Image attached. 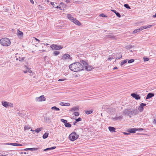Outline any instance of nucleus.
<instances>
[{"mask_svg": "<svg viewBox=\"0 0 156 156\" xmlns=\"http://www.w3.org/2000/svg\"><path fill=\"white\" fill-rule=\"evenodd\" d=\"M56 148V147L54 146V147H49V148H47L44 150V151H47L48 150H53L54 149Z\"/></svg>", "mask_w": 156, "mask_h": 156, "instance_id": "26", "label": "nucleus"}, {"mask_svg": "<svg viewBox=\"0 0 156 156\" xmlns=\"http://www.w3.org/2000/svg\"><path fill=\"white\" fill-rule=\"evenodd\" d=\"M152 17H154V18H155V17H156V13L154 15H153V16H152Z\"/></svg>", "mask_w": 156, "mask_h": 156, "instance_id": "58", "label": "nucleus"}, {"mask_svg": "<svg viewBox=\"0 0 156 156\" xmlns=\"http://www.w3.org/2000/svg\"><path fill=\"white\" fill-rule=\"evenodd\" d=\"M69 68L74 72H78L83 70L82 65L78 62H74L69 65Z\"/></svg>", "mask_w": 156, "mask_h": 156, "instance_id": "2", "label": "nucleus"}, {"mask_svg": "<svg viewBox=\"0 0 156 156\" xmlns=\"http://www.w3.org/2000/svg\"><path fill=\"white\" fill-rule=\"evenodd\" d=\"M17 36L20 38L22 37L23 36V33L22 31L18 30L17 33Z\"/></svg>", "mask_w": 156, "mask_h": 156, "instance_id": "14", "label": "nucleus"}, {"mask_svg": "<svg viewBox=\"0 0 156 156\" xmlns=\"http://www.w3.org/2000/svg\"><path fill=\"white\" fill-rule=\"evenodd\" d=\"M122 118V115L120 116L119 117H117L115 118H112V119L114 120H121Z\"/></svg>", "mask_w": 156, "mask_h": 156, "instance_id": "25", "label": "nucleus"}, {"mask_svg": "<svg viewBox=\"0 0 156 156\" xmlns=\"http://www.w3.org/2000/svg\"><path fill=\"white\" fill-rule=\"evenodd\" d=\"M2 105L5 107V108H7L9 106L10 107H12L13 106V104L11 103H9L5 101H3L2 102Z\"/></svg>", "mask_w": 156, "mask_h": 156, "instance_id": "6", "label": "nucleus"}, {"mask_svg": "<svg viewBox=\"0 0 156 156\" xmlns=\"http://www.w3.org/2000/svg\"><path fill=\"white\" fill-rule=\"evenodd\" d=\"M92 112H93V111L90 110L86 111L85 112V113L87 115H89L90 114L92 113Z\"/></svg>", "mask_w": 156, "mask_h": 156, "instance_id": "35", "label": "nucleus"}, {"mask_svg": "<svg viewBox=\"0 0 156 156\" xmlns=\"http://www.w3.org/2000/svg\"><path fill=\"white\" fill-rule=\"evenodd\" d=\"M60 53V52L58 51H55L53 53V54L55 56H56L58 55Z\"/></svg>", "mask_w": 156, "mask_h": 156, "instance_id": "33", "label": "nucleus"}, {"mask_svg": "<svg viewBox=\"0 0 156 156\" xmlns=\"http://www.w3.org/2000/svg\"><path fill=\"white\" fill-rule=\"evenodd\" d=\"M85 69L87 71H90L92 68V66H90L89 65H87L85 67Z\"/></svg>", "mask_w": 156, "mask_h": 156, "instance_id": "17", "label": "nucleus"}, {"mask_svg": "<svg viewBox=\"0 0 156 156\" xmlns=\"http://www.w3.org/2000/svg\"><path fill=\"white\" fill-rule=\"evenodd\" d=\"M51 5H54V2H51Z\"/></svg>", "mask_w": 156, "mask_h": 156, "instance_id": "63", "label": "nucleus"}, {"mask_svg": "<svg viewBox=\"0 0 156 156\" xmlns=\"http://www.w3.org/2000/svg\"><path fill=\"white\" fill-rule=\"evenodd\" d=\"M34 38L35 39V40L37 41H38V42H39L40 41V40L38 39L35 38V37H34Z\"/></svg>", "mask_w": 156, "mask_h": 156, "instance_id": "53", "label": "nucleus"}, {"mask_svg": "<svg viewBox=\"0 0 156 156\" xmlns=\"http://www.w3.org/2000/svg\"><path fill=\"white\" fill-rule=\"evenodd\" d=\"M65 126L66 127H70L71 126L70 124L66 122V123L64 124Z\"/></svg>", "mask_w": 156, "mask_h": 156, "instance_id": "32", "label": "nucleus"}, {"mask_svg": "<svg viewBox=\"0 0 156 156\" xmlns=\"http://www.w3.org/2000/svg\"><path fill=\"white\" fill-rule=\"evenodd\" d=\"M60 4H62L63 6H66V5H65V4H64V3H62V2Z\"/></svg>", "mask_w": 156, "mask_h": 156, "instance_id": "59", "label": "nucleus"}, {"mask_svg": "<svg viewBox=\"0 0 156 156\" xmlns=\"http://www.w3.org/2000/svg\"><path fill=\"white\" fill-rule=\"evenodd\" d=\"M108 37H110V38L111 39H115V37L114 36H112V35H108L107 36Z\"/></svg>", "mask_w": 156, "mask_h": 156, "instance_id": "44", "label": "nucleus"}, {"mask_svg": "<svg viewBox=\"0 0 156 156\" xmlns=\"http://www.w3.org/2000/svg\"><path fill=\"white\" fill-rule=\"evenodd\" d=\"M81 64H82L83 65V69L85 68V67L88 64L85 61L82 60L81 62Z\"/></svg>", "mask_w": 156, "mask_h": 156, "instance_id": "27", "label": "nucleus"}, {"mask_svg": "<svg viewBox=\"0 0 156 156\" xmlns=\"http://www.w3.org/2000/svg\"><path fill=\"white\" fill-rule=\"evenodd\" d=\"M100 16L104 17H107L105 15V14L103 13H101V14H100Z\"/></svg>", "mask_w": 156, "mask_h": 156, "instance_id": "42", "label": "nucleus"}, {"mask_svg": "<svg viewBox=\"0 0 156 156\" xmlns=\"http://www.w3.org/2000/svg\"><path fill=\"white\" fill-rule=\"evenodd\" d=\"M127 61V60L126 59L124 60H123L122 62H121V66L123 65L124 64L126 63Z\"/></svg>", "mask_w": 156, "mask_h": 156, "instance_id": "37", "label": "nucleus"}, {"mask_svg": "<svg viewBox=\"0 0 156 156\" xmlns=\"http://www.w3.org/2000/svg\"><path fill=\"white\" fill-rule=\"evenodd\" d=\"M61 121L62 122L64 123V124L66 123L67 122V120L63 119H61Z\"/></svg>", "mask_w": 156, "mask_h": 156, "instance_id": "39", "label": "nucleus"}, {"mask_svg": "<svg viewBox=\"0 0 156 156\" xmlns=\"http://www.w3.org/2000/svg\"><path fill=\"white\" fill-rule=\"evenodd\" d=\"M139 112L137 109L127 108L124 110L122 114L125 116H128L131 118L133 116L137 115Z\"/></svg>", "mask_w": 156, "mask_h": 156, "instance_id": "1", "label": "nucleus"}, {"mask_svg": "<svg viewBox=\"0 0 156 156\" xmlns=\"http://www.w3.org/2000/svg\"><path fill=\"white\" fill-rule=\"evenodd\" d=\"M48 133H45L43 136V138L44 139H46L48 137Z\"/></svg>", "mask_w": 156, "mask_h": 156, "instance_id": "29", "label": "nucleus"}, {"mask_svg": "<svg viewBox=\"0 0 156 156\" xmlns=\"http://www.w3.org/2000/svg\"><path fill=\"white\" fill-rule=\"evenodd\" d=\"M25 67H26V68L28 69V70L24 71L23 72L25 73H27V72H28L29 73H32V74L31 75V76H32L33 74V73H32V71L31 70H30L29 69H28V67H27V66H26Z\"/></svg>", "mask_w": 156, "mask_h": 156, "instance_id": "19", "label": "nucleus"}, {"mask_svg": "<svg viewBox=\"0 0 156 156\" xmlns=\"http://www.w3.org/2000/svg\"><path fill=\"white\" fill-rule=\"evenodd\" d=\"M122 55H121V56H120V57H117L116 58V59H119L120 58H122Z\"/></svg>", "mask_w": 156, "mask_h": 156, "instance_id": "52", "label": "nucleus"}, {"mask_svg": "<svg viewBox=\"0 0 156 156\" xmlns=\"http://www.w3.org/2000/svg\"><path fill=\"white\" fill-rule=\"evenodd\" d=\"M143 30L142 27H140L139 29H136L134 30L133 31V34H135L137 32H139L140 30Z\"/></svg>", "mask_w": 156, "mask_h": 156, "instance_id": "22", "label": "nucleus"}, {"mask_svg": "<svg viewBox=\"0 0 156 156\" xmlns=\"http://www.w3.org/2000/svg\"><path fill=\"white\" fill-rule=\"evenodd\" d=\"M72 57L70 56V55L68 54H65L62 56V59L63 60H66L67 59H69L72 60Z\"/></svg>", "mask_w": 156, "mask_h": 156, "instance_id": "9", "label": "nucleus"}, {"mask_svg": "<svg viewBox=\"0 0 156 156\" xmlns=\"http://www.w3.org/2000/svg\"><path fill=\"white\" fill-rule=\"evenodd\" d=\"M152 26L151 25H146L143 27H141L143 30L144 29H146L150 28Z\"/></svg>", "mask_w": 156, "mask_h": 156, "instance_id": "28", "label": "nucleus"}, {"mask_svg": "<svg viewBox=\"0 0 156 156\" xmlns=\"http://www.w3.org/2000/svg\"><path fill=\"white\" fill-rule=\"evenodd\" d=\"M134 61V59H131L130 60H129L128 61V63H131L133 62Z\"/></svg>", "mask_w": 156, "mask_h": 156, "instance_id": "40", "label": "nucleus"}, {"mask_svg": "<svg viewBox=\"0 0 156 156\" xmlns=\"http://www.w3.org/2000/svg\"><path fill=\"white\" fill-rule=\"evenodd\" d=\"M50 47L52 49V50H60L63 47L60 45H58L55 44H52L51 45Z\"/></svg>", "mask_w": 156, "mask_h": 156, "instance_id": "5", "label": "nucleus"}, {"mask_svg": "<svg viewBox=\"0 0 156 156\" xmlns=\"http://www.w3.org/2000/svg\"><path fill=\"white\" fill-rule=\"evenodd\" d=\"M73 114L76 116H78L79 115V113L77 112H75Z\"/></svg>", "mask_w": 156, "mask_h": 156, "instance_id": "43", "label": "nucleus"}, {"mask_svg": "<svg viewBox=\"0 0 156 156\" xmlns=\"http://www.w3.org/2000/svg\"><path fill=\"white\" fill-rule=\"evenodd\" d=\"M131 96L136 100L140 99V97L139 96V95L136 94L135 93L131 94Z\"/></svg>", "mask_w": 156, "mask_h": 156, "instance_id": "11", "label": "nucleus"}, {"mask_svg": "<svg viewBox=\"0 0 156 156\" xmlns=\"http://www.w3.org/2000/svg\"><path fill=\"white\" fill-rule=\"evenodd\" d=\"M56 8H58V9L59 8V9H61V7H60V6H56Z\"/></svg>", "mask_w": 156, "mask_h": 156, "instance_id": "55", "label": "nucleus"}, {"mask_svg": "<svg viewBox=\"0 0 156 156\" xmlns=\"http://www.w3.org/2000/svg\"><path fill=\"white\" fill-rule=\"evenodd\" d=\"M153 123H154L156 124V119H155L153 121Z\"/></svg>", "mask_w": 156, "mask_h": 156, "instance_id": "56", "label": "nucleus"}, {"mask_svg": "<svg viewBox=\"0 0 156 156\" xmlns=\"http://www.w3.org/2000/svg\"><path fill=\"white\" fill-rule=\"evenodd\" d=\"M124 7L127 9H130V6L127 4H125L124 5Z\"/></svg>", "mask_w": 156, "mask_h": 156, "instance_id": "38", "label": "nucleus"}, {"mask_svg": "<svg viewBox=\"0 0 156 156\" xmlns=\"http://www.w3.org/2000/svg\"><path fill=\"white\" fill-rule=\"evenodd\" d=\"M30 127H29V126H25L24 127V129L25 130H28L29 129H30Z\"/></svg>", "mask_w": 156, "mask_h": 156, "instance_id": "41", "label": "nucleus"}, {"mask_svg": "<svg viewBox=\"0 0 156 156\" xmlns=\"http://www.w3.org/2000/svg\"><path fill=\"white\" fill-rule=\"evenodd\" d=\"M38 149V148H27L24 149V151L30 150L31 151H36Z\"/></svg>", "mask_w": 156, "mask_h": 156, "instance_id": "16", "label": "nucleus"}, {"mask_svg": "<svg viewBox=\"0 0 156 156\" xmlns=\"http://www.w3.org/2000/svg\"><path fill=\"white\" fill-rule=\"evenodd\" d=\"M39 8L40 9H41V10H43V9H44V7L43 6H42L41 5H39Z\"/></svg>", "mask_w": 156, "mask_h": 156, "instance_id": "46", "label": "nucleus"}, {"mask_svg": "<svg viewBox=\"0 0 156 156\" xmlns=\"http://www.w3.org/2000/svg\"><path fill=\"white\" fill-rule=\"evenodd\" d=\"M72 22L76 24L78 26H80L81 25V23L78 20L75 19H73V21H72Z\"/></svg>", "mask_w": 156, "mask_h": 156, "instance_id": "13", "label": "nucleus"}, {"mask_svg": "<svg viewBox=\"0 0 156 156\" xmlns=\"http://www.w3.org/2000/svg\"><path fill=\"white\" fill-rule=\"evenodd\" d=\"M109 130L111 132H115V129L113 127L109 126L108 127Z\"/></svg>", "mask_w": 156, "mask_h": 156, "instance_id": "20", "label": "nucleus"}, {"mask_svg": "<svg viewBox=\"0 0 156 156\" xmlns=\"http://www.w3.org/2000/svg\"><path fill=\"white\" fill-rule=\"evenodd\" d=\"M22 145L20 144H17V146H22Z\"/></svg>", "mask_w": 156, "mask_h": 156, "instance_id": "51", "label": "nucleus"}, {"mask_svg": "<svg viewBox=\"0 0 156 156\" xmlns=\"http://www.w3.org/2000/svg\"><path fill=\"white\" fill-rule=\"evenodd\" d=\"M123 133L125 135H128V134H129V133H125V132H124Z\"/></svg>", "mask_w": 156, "mask_h": 156, "instance_id": "60", "label": "nucleus"}, {"mask_svg": "<svg viewBox=\"0 0 156 156\" xmlns=\"http://www.w3.org/2000/svg\"><path fill=\"white\" fill-rule=\"evenodd\" d=\"M79 108L74 107L72 108H71L70 110V111H79Z\"/></svg>", "mask_w": 156, "mask_h": 156, "instance_id": "23", "label": "nucleus"}, {"mask_svg": "<svg viewBox=\"0 0 156 156\" xmlns=\"http://www.w3.org/2000/svg\"><path fill=\"white\" fill-rule=\"evenodd\" d=\"M138 130V129L133 128L129 129L128 130V132L131 133H134Z\"/></svg>", "mask_w": 156, "mask_h": 156, "instance_id": "12", "label": "nucleus"}, {"mask_svg": "<svg viewBox=\"0 0 156 156\" xmlns=\"http://www.w3.org/2000/svg\"><path fill=\"white\" fill-rule=\"evenodd\" d=\"M138 129V130H139V131H141V130H143V129H142V128H139V129Z\"/></svg>", "mask_w": 156, "mask_h": 156, "instance_id": "57", "label": "nucleus"}, {"mask_svg": "<svg viewBox=\"0 0 156 156\" xmlns=\"http://www.w3.org/2000/svg\"><path fill=\"white\" fill-rule=\"evenodd\" d=\"M59 105L62 106H69L70 104L69 103L60 102Z\"/></svg>", "mask_w": 156, "mask_h": 156, "instance_id": "18", "label": "nucleus"}, {"mask_svg": "<svg viewBox=\"0 0 156 156\" xmlns=\"http://www.w3.org/2000/svg\"><path fill=\"white\" fill-rule=\"evenodd\" d=\"M30 2L33 4H34V2L33 1V0H30Z\"/></svg>", "mask_w": 156, "mask_h": 156, "instance_id": "54", "label": "nucleus"}, {"mask_svg": "<svg viewBox=\"0 0 156 156\" xmlns=\"http://www.w3.org/2000/svg\"><path fill=\"white\" fill-rule=\"evenodd\" d=\"M118 69V68L115 66V67L113 69Z\"/></svg>", "mask_w": 156, "mask_h": 156, "instance_id": "61", "label": "nucleus"}, {"mask_svg": "<svg viewBox=\"0 0 156 156\" xmlns=\"http://www.w3.org/2000/svg\"><path fill=\"white\" fill-rule=\"evenodd\" d=\"M115 58V56H112L111 57H109L108 58V60H111V59H114Z\"/></svg>", "mask_w": 156, "mask_h": 156, "instance_id": "45", "label": "nucleus"}, {"mask_svg": "<svg viewBox=\"0 0 156 156\" xmlns=\"http://www.w3.org/2000/svg\"><path fill=\"white\" fill-rule=\"evenodd\" d=\"M45 99H46L44 95H42L39 97H37L36 98V101H44L45 100Z\"/></svg>", "mask_w": 156, "mask_h": 156, "instance_id": "8", "label": "nucleus"}, {"mask_svg": "<svg viewBox=\"0 0 156 156\" xmlns=\"http://www.w3.org/2000/svg\"><path fill=\"white\" fill-rule=\"evenodd\" d=\"M65 2L66 3H68L70 2V0H66L65 1Z\"/></svg>", "mask_w": 156, "mask_h": 156, "instance_id": "50", "label": "nucleus"}, {"mask_svg": "<svg viewBox=\"0 0 156 156\" xmlns=\"http://www.w3.org/2000/svg\"><path fill=\"white\" fill-rule=\"evenodd\" d=\"M154 95V94L153 93H149L147 94L146 97V99H148L150 98H151L153 97Z\"/></svg>", "mask_w": 156, "mask_h": 156, "instance_id": "15", "label": "nucleus"}, {"mask_svg": "<svg viewBox=\"0 0 156 156\" xmlns=\"http://www.w3.org/2000/svg\"><path fill=\"white\" fill-rule=\"evenodd\" d=\"M81 119H82L80 118L79 117L78 118L76 119V122H77L79 121H81Z\"/></svg>", "mask_w": 156, "mask_h": 156, "instance_id": "47", "label": "nucleus"}, {"mask_svg": "<svg viewBox=\"0 0 156 156\" xmlns=\"http://www.w3.org/2000/svg\"><path fill=\"white\" fill-rule=\"evenodd\" d=\"M112 12L115 13L116 15L118 17H121V15L118 12H117L116 10H111Z\"/></svg>", "mask_w": 156, "mask_h": 156, "instance_id": "24", "label": "nucleus"}, {"mask_svg": "<svg viewBox=\"0 0 156 156\" xmlns=\"http://www.w3.org/2000/svg\"><path fill=\"white\" fill-rule=\"evenodd\" d=\"M0 42L2 45L5 46H8L10 45L11 44L10 40L7 38H4L1 39Z\"/></svg>", "mask_w": 156, "mask_h": 156, "instance_id": "3", "label": "nucleus"}, {"mask_svg": "<svg viewBox=\"0 0 156 156\" xmlns=\"http://www.w3.org/2000/svg\"><path fill=\"white\" fill-rule=\"evenodd\" d=\"M15 57L16 58V60H19V61L21 62H23L25 58V57L21 56L20 55H19L18 53L16 54Z\"/></svg>", "mask_w": 156, "mask_h": 156, "instance_id": "7", "label": "nucleus"}, {"mask_svg": "<svg viewBox=\"0 0 156 156\" xmlns=\"http://www.w3.org/2000/svg\"><path fill=\"white\" fill-rule=\"evenodd\" d=\"M144 61H147L149 60V59L148 58H144Z\"/></svg>", "mask_w": 156, "mask_h": 156, "instance_id": "48", "label": "nucleus"}, {"mask_svg": "<svg viewBox=\"0 0 156 156\" xmlns=\"http://www.w3.org/2000/svg\"><path fill=\"white\" fill-rule=\"evenodd\" d=\"M45 121L46 123H49L50 122V119L48 118H46L45 119Z\"/></svg>", "mask_w": 156, "mask_h": 156, "instance_id": "31", "label": "nucleus"}, {"mask_svg": "<svg viewBox=\"0 0 156 156\" xmlns=\"http://www.w3.org/2000/svg\"><path fill=\"white\" fill-rule=\"evenodd\" d=\"M77 122H76V121L75 122H73V125H74L76 124V123Z\"/></svg>", "mask_w": 156, "mask_h": 156, "instance_id": "62", "label": "nucleus"}, {"mask_svg": "<svg viewBox=\"0 0 156 156\" xmlns=\"http://www.w3.org/2000/svg\"><path fill=\"white\" fill-rule=\"evenodd\" d=\"M146 105V104L145 103H142L140 104V105L138 108L139 111L142 112L144 110V107Z\"/></svg>", "mask_w": 156, "mask_h": 156, "instance_id": "10", "label": "nucleus"}, {"mask_svg": "<svg viewBox=\"0 0 156 156\" xmlns=\"http://www.w3.org/2000/svg\"><path fill=\"white\" fill-rule=\"evenodd\" d=\"M17 144L16 143H10L9 144H6L11 145L13 146H17Z\"/></svg>", "mask_w": 156, "mask_h": 156, "instance_id": "36", "label": "nucleus"}, {"mask_svg": "<svg viewBox=\"0 0 156 156\" xmlns=\"http://www.w3.org/2000/svg\"><path fill=\"white\" fill-rule=\"evenodd\" d=\"M67 17L72 22V21H73V19H74V18H73V17H72V16L71 14H67Z\"/></svg>", "mask_w": 156, "mask_h": 156, "instance_id": "21", "label": "nucleus"}, {"mask_svg": "<svg viewBox=\"0 0 156 156\" xmlns=\"http://www.w3.org/2000/svg\"><path fill=\"white\" fill-rule=\"evenodd\" d=\"M51 108L52 110H55L56 111H58L60 110L58 108H57L56 106L52 107H51Z\"/></svg>", "mask_w": 156, "mask_h": 156, "instance_id": "34", "label": "nucleus"}, {"mask_svg": "<svg viewBox=\"0 0 156 156\" xmlns=\"http://www.w3.org/2000/svg\"><path fill=\"white\" fill-rule=\"evenodd\" d=\"M42 129V128L41 127L37 128L35 129V132H36L37 133H38L40 131H41Z\"/></svg>", "mask_w": 156, "mask_h": 156, "instance_id": "30", "label": "nucleus"}, {"mask_svg": "<svg viewBox=\"0 0 156 156\" xmlns=\"http://www.w3.org/2000/svg\"><path fill=\"white\" fill-rule=\"evenodd\" d=\"M79 135L75 132H74L69 135V137L70 140L74 141L77 139Z\"/></svg>", "mask_w": 156, "mask_h": 156, "instance_id": "4", "label": "nucleus"}, {"mask_svg": "<svg viewBox=\"0 0 156 156\" xmlns=\"http://www.w3.org/2000/svg\"><path fill=\"white\" fill-rule=\"evenodd\" d=\"M31 131H32L33 132H34V131H35V130H33L32 129H31V130H30Z\"/></svg>", "mask_w": 156, "mask_h": 156, "instance_id": "64", "label": "nucleus"}, {"mask_svg": "<svg viewBox=\"0 0 156 156\" xmlns=\"http://www.w3.org/2000/svg\"><path fill=\"white\" fill-rule=\"evenodd\" d=\"M66 80V79H59L58 80V81H63L65 80Z\"/></svg>", "mask_w": 156, "mask_h": 156, "instance_id": "49", "label": "nucleus"}]
</instances>
